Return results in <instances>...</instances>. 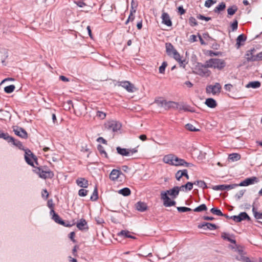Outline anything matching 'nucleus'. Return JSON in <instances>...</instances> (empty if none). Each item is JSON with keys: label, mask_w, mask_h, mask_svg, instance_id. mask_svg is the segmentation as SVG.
Returning <instances> with one entry per match:
<instances>
[{"label": "nucleus", "mask_w": 262, "mask_h": 262, "mask_svg": "<svg viewBox=\"0 0 262 262\" xmlns=\"http://www.w3.org/2000/svg\"><path fill=\"white\" fill-rule=\"evenodd\" d=\"M179 194V188L178 186H174L172 189L166 191H162L161 192V199L163 201V205L165 207H170L174 206L176 202L171 200L168 195L171 196L172 199H176Z\"/></svg>", "instance_id": "obj_1"}, {"label": "nucleus", "mask_w": 262, "mask_h": 262, "mask_svg": "<svg viewBox=\"0 0 262 262\" xmlns=\"http://www.w3.org/2000/svg\"><path fill=\"white\" fill-rule=\"evenodd\" d=\"M163 160L164 163L175 166H183L190 167L193 166L192 163L187 162L185 160L179 158L173 154L165 155L163 157Z\"/></svg>", "instance_id": "obj_2"}, {"label": "nucleus", "mask_w": 262, "mask_h": 262, "mask_svg": "<svg viewBox=\"0 0 262 262\" xmlns=\"http://www.w3.org/2000/svg\"><path fill=\"white\" fill-rule=\"evenodd\" d=\"M10 143H12L13 145L18 147L19 149L25 151V159L29 165L34 167L33 161L30 159L29 156H31L36 164H38L36 157L29 149H25L22 143L20 141L16 140L13 138V141H10Z\"/></svg>", "instance_id": "obj_3"}, {"label": "nucleus", "mask_w": 262, "mask_h": 262, "mask_svg": "<svg viewBox=\"0 0 262 262\" xmlns=\"http://www.w3.org/2000/svg\"><path fill=\"white\" fill-rule=\"evenodd\" d=\"M224 60L220 58H211L206 61V66L209 68L222 70L226 66Z\"/></svg>", "instance_id": "obj_4"}, {"label": "nucleus", "mask_w": 262, "mask_h": 262, "mask_svg": "<svg viewBox=\"0 0 262 262\" xmlns=\"http://www.w3.org/2000/svg\"><path fill=\"white\" fill-rule=\"evenodd\" d=\"M34 171L40 178L43 179H52L54 176V172L47 166L37 167Z\"/></svg>", "instance_id": "obj_5"}, {"label": "nucleus", "mask_w": 262, "mask_h": 262, "mask_svg": "<svg viewBox=\"0 0 262 262\" xmlns=\"http://www.w3.org/2000/svg\"><path fill=\"white\" fill-rule=\"evenodd\" d=\"M208 68L206 66V63L204 64L198 62L195 67V71H193V73L201 77H209L211 74V71L207 69Z\"/></svg>", "instance_id": "obj_6"}, {"label": "nucleus", "mask_w": 262, "mask_h": 262, "mask_svg": "<svg viewBox=\"0 0 262 262\" xmlns=\"http://www.w3.org/2000/svg\"><path fill=\"white\" fill-rule=\"evenodd\" d=\"M105 126L107 129L112 130L114 132H117L121 127V123L115 120L107 121Z\"/></svg>", "instance_id": "obj_7"}, {"label": "nucleus", "mask_w": 262, "mask_h": 262, "mask_svg": "<svg viewBox=\"0 0 262 262\" xmlns=\"http://www.w3.org/2000/svg\"><path fill=\"white\" fill-rule=\"evenodd\" d=\"M170 108L179 109L180 110H183L185 111H188L184 106H181L178 102L171 101H166L165 109L168 110Z\"/></svg>", "instance_id": "obj_8"}, {"label": "nucleus", "mask_w": 262, "mask_h": 262, "mask_svg": "<svg viewBox=\"0 0 262 262\" xmlns=\"http://www.w3.org/2000/svg\"><path fill=\"white\" fill-rule=\"evenodd\" d=\"M222 86L221 84L216 82L214 85H209L206 87V92L208 93H212L213 95L219 94L221 92Z\"/></svg>", "instance_id": "obj_9"}, {"label": "nucleus", "mask_w": 262, "mask_h": 262, "mask_svg": "<svg viewBox=\"0 0 262 262\" xmlns=\"http://www.w3.org/2000/svg\"><path fill=\"white\" fill-rule=\"evenodd\" d=\"M118 85L121 86L124 88L127 92L133 93L135 92L137 89L136 88L134 84L128 81H124L119 82Z\"/></svg>", "instance_id": "obj_10"}, {"label": "nucleus", "mask_w": 262, "mask_h": 262, "mask_svg": "<svg viewBox=\"0 0 262 262\" xmlns=\"http://www.w3.org/2000/svg\"><path fill=\"white\" fill-rule=\"evenodd\" d=\"M255 51L256 50L254 48H253L250 50L247 51L245 56L247 61L249 62L260 61L258 57H257V54L256 55H254Z\"/></svg>", "instance_id": "obj_11"}, {"label": "nucleus", "mask_w": 262, "mask_h": 262, "mask_svg": "<svg viewBox=\"0 0 262 262\" xmlns=\"http://www.w3.org/2000/svg\"><path fill=\"white\" fill-rule=\"evenodd\" d=\"M13 132L15 134L23 139H27L28 137L27 132L22 127L15 126L13 127Z\"/></svg>", "instance_id": "obj_12"}, {"label": "nucleus", "mask_w": 262, "mask_h": 262, "mask_svg": "<svg viewBox=\"0 0 262 262\" xmlns=\"http://www.w3.org/2000/svg\"><path fill=\"white\" fill-rule=\"evenodd\" d=\"M259 180L256 177H252L246 178L243 181L241 182L239 184V186H247L251 184H253L255 183L258 182Z\"/></svg>", "instance_id": "obj_13"}, {"label": "nucleus", "mask_w": 262, "mask_h": 262, "mask_svg": "<svg viewBox=\"0 0 262 262\" xmlns=\"http://www.w3.org/2000/svg\"><path fill=\"white\" fill-rule=\"evenodd\" d=\"M162 23L168 27H171L172 23L170 19L169 14L165 12H163L161 16Z\"/></svg>", "instance_id": "obj_14"}, {"label": "nucleus", "mask_w": 262, "mask_h": 262, "mask_svg": "<svg viewBox=\"0 0 262 262\" xmlns=\"http://www.w3.org/2000/svg\"><path fill=\"white\" fill-rule=\"evenodd\" d=\"M50 215L52 216V219H53L55 222L60 225H64V221H63L59 216L58 214H57L53 209H52L50 212Z\"/></svg>", "instance_id": "obj_15"}, {"label": "nucleus", "mask_w": 262, "mask_h": 262, "mask_svg": "<svg viewBox=\"0 0 262 262\" xmlns=\"http://www.w3.org/2000/svg\"><path fill=\"white\" fill-rule=\"evenodd\" d=\"M77 228L80 230H88L89 229L87 222L84 219H81L76 224Z\"/></svg>", "instance_id": "obj_16"}, {"label": "nucleus", "mask_w": 262, "mask_h": 262, "mask_svg": "<svg viewBox=\"0 0 262 262\" xmlns=\"http://www.w3.org/2000/svg\"><path fill=\"white\" fill-rule=\"evenodd\" d=\"M77 185L82 188H87L89 186L88 181L84 178H78L76 180Z\"/></svg>", "instance_id": "obj_17"}, {"label": "nucleus", "mask_w": 262, "mask_h": 262, "mask_svg": "<svg viewBox=\"0 0 262 262\" xmlns=\"http://www.w3.org/2000/svg\"><path fill=\"white\" fill-rule=\"evenodd\" d=\"M122 174V172L118 169H113L110 174V179L113 181L117 180L119 176Z\"/></svg>", "instance_id": "obj_18"}, {"label": "nucleus", "mask_w": 262, "mask_h": 262, "mask_svg": "<svg viewBox=\"0 0 262 262\" xmlns=\"http://www.w3.org/2000/svg\"><path fill=\"white\" fill-rule=\"evenodd\" d=\"M136 208L139 211L143 212L147 210V206L146 203L139 201L136 204Z\"/></svg>", "instance_id": "obj_19"}, {"label": "nucleus", "mask_w": 262, "mask_h": 262, "mask_svg": "<svg viewBox=\"0 0 262 262\" xmlns=\"http://www.w3.org/2000/svg\"><path fill=\"white\" fill-rule=\"evenodd\" d=\"M247 37L245 35L243 34H242L238 36V37L236 38V43L235 45V46L237 49H239L240 47L243 45V44L241 43V42H244L246 40Z\"/></svg>", "instance_id": "obj_20"}, {"label": "nucleus", "mask_w": 262, "mask_h": 262, "mask_svg": "<svg viewBox=\"0 0 262 262\" xmlns=\"http://www.w3.org/2000/svg\"><path fill=\"white\" fill-rule=\"evenodd\" d=\"M206 226L207 229L214 230L217 229L218 227L214 224L210 223H204L202 224V225H199L198 226V227L199 228H202Z\"/></svg>", "instance_id": "obj_21"}, {"label": "nucleus", "mask_w": 262, "mask_h": 262, "mask_svg": "<svg viewBox=\"0 0 262 262\" xmlns=\"http://www.w3.org/2000/svg\"><path fill=\"white\" fill-rule=\"evenodd\" d=\"M166 47V51L167 55L169 56H172V54L173 53L174 51L176 50L170 42L166 43L165 44Z\"/></svg>", "instance_id": "obj_22"}, {"label": "nucleus", "mask_w": 262, "mask_h": 262, "mask_svg": "<svg viewBox=\"0 0 262 262\" xmlns=\"http://www.w3.org/2000/svg\"><path fill=\"white\" fill-rule=\"evenodd\" d=\"M205 103L208 107L210 108H215L217 105L216 101L211 98H207Z\"/></svg>", "instance_id": "obj_23"}, {"label": "nucleus", "mask_w": 262, "mask_h": 262, "mask_svg": "<svg viewBox=\"0 0 262 262\" xmlns=\"http://www.w3.org/2000/svg\"><path fill=\"white\" fill-rule=\"evenodd\" d=\"M116 150L118 154L122 156H129V152L127 148H123L118 146L116 148Z\"/></svg>", "instance_id": "obj_24"}, {"label": "nucleus", "mask_w": 262, "mask_h": 262, "mask_svg": "<svg viewBox=\"0 0 262 262\" xmlns=\"http://www.w3.org/2000/svg\"><path fill=\"white\" fill-rule=\"evenodd\" d=\"M260 82L258 81H252L249 82L246 86L247 88H252L253 89L258 88L260 86Z\"/></svg>", "instance_id": "obj_25"}, {"label": "nucleus", "mask_w": 262, "mask_h": 262, "mask_svg": "<svg viewBox=\"0 0 262 262\" xmlns=\"http://www.w3.org/2000/svg\"><path fill=\"white\" fill-rule=\"evenodd\" d=\"M0 138H3L8 143H10V141H13V137L10 136L9 134L6 133H3L0 130Z\"/></svg>", "instance_id": "obj_26"}, {"label": "nucleus", "mask_w": 262, "mask_h": 262, "mask_svg": "<svg viewBox=\"0 0 262 262\" xmlns=\"http://www.w3.org/2000/svg\"><path fill=\"white\" fill-rule=\"evenodd\" d=\"M118 235L119 236H124L125 237L130 238L133 239L136 238L135 236L131 235L130 234V232L127 230H122L119 233H118Z\"/></svg>", "instance_id": "obj_27"}, {"label": "nucleus", "mask_w": 262, "mask_h": 262, "mask_svg": "<svg viewBox=\"0 0 262 262\" xmlns=\"http://www.w3.org/2000/svg\"><path fill=\"white\" fill-rule=\"evenodd\" d=\"M226 8V4L224 2H222L217 6H216L214 9V12L215 13H220L221 11L224 10Z\"/></svg>", "instance_id": "obj_28"}, {"label": "nucleus", "mask_w": 262, "mask_h": 262, "mask_svg": "<svg viewBox=\"0 0 262 262\" xmlns=\"http://www.w3.org/2000/svg\"><path fill=\"white\" fill-rule=\"evenodd\" d=\"M241 155L237 153H232L229 155L228 159L232 161H237L240 160Z\"/></svg>", "instance_id": "obj_29"}, {"label": "nucleus", "mask_w": 262, "mask_h": 262, "mask_svg": "<svg viewBox=\"0 0 262 262\" xmlns=\"http://www.w3.org/2000/svg\"><path fill=\"white\" fill-rule=\"evenodd\" d=\"M238 8L236 5H233L227 9L228 14L232 16L237 11Z\"/></svg>", "instance_id": "obj_30"}, {"label": "nucleus", "mask_w": 262, "mask_h": 262, "mask_svg": "<svg viewBox=\"0 0 262 262\" xmlns=\"http://www.w3.org/2000/svg\"><path fill=\"white\" fill-rule=\"evenodd\" d=\"M239 216L240 219V222L244 220H247L248 221H251V218L248 215V214L245 212L240 213L239 214Z\"/></svg>", "instance_id": "obj_31"}, {"label": "nucleus", "mask_w": 262, "mask_h": 262, "mask_svg": "<svg viewBox=\"0 0 262 262\" xmlns=\"http://www.w3.org/2000/svg\"><path fill=\"white\" fill-rule=\"evenodd\" d=\"M118 192L123 196H126L130 194L131 191L128 188L125 187L119 190Z\"/></svg>", "instance_id": "obj_32"}, {"label": "nucleus", "mask_w": 262, "mask_h": 262, "mask_svg": "<svg viewBox=\"0 0 262 262\" xmlns=\"http://www.w3.org/2000/svg\"><path fill=\"white\" fill-rule=\"evenodd\" d=\"M207 210V206L205 204H201V205L199 206L198 207H196L193 209V211L194 212H202L204 211H206Z\"/></svg>", "instance_id": "obj_33"}, {"label": "nucleus", "mask_w": 262, "mask_h": 262, "mask_svg": "<svg viewBox=\"0 0 262 262\" xmlns=\"http://www.w3.org/2000/svg\"><path fill=\"white\" fill-rule=\"evenodd\" d=\"M98 199V193L97 187H95L92 195H91L90 199L92 201H97Z\"/></svg>", "instance_id": "obj_34"}, {"label": "nucleus", "mask_w": 262, "mask_h": 262, "mask_svg": "<svg viewBox=\"0 0 262 262\" xmlns=\"http://www.w3.org/2000/svg\"><path fill=\"white\" fill-rule=\"evenodd\" d=\"M210 212L212 214L218 215V216H223V213L222 212V211L217 208H211L210 209Z\"/></svg>", "instance_id": "obj_35"}, {"label": "nucleus", "mask_w": 262, "mask_h": 262, "mask_svg": "<svg viewBox=\"0 0 262 262\" xmlns=\"http://www.w3.org/2000/svg\"><path fill=\"white\" fill-rule=\"evenodd\" d=\"M15 86L14 85H10L6 86L4 88V91L8 94L12 93L15 90Z\"/></svg>", "instance_id": "obj_36"}, {"label": "nucleus", "mask_w": 262, "mask_h": 262, "mask_svg": "<svg viewBox=\"0 0 262 262\" xmlns=\"http://www.w3.org/2000/svg\"><path fill=\"white\" fill-rule=\"evenodd\" d=\"M97 149L101 155H103L104 157L107 158V154L104 150V147L100 144L97 146Z\"/></svg>", "instance_id": "obj_37"}, {"label": "nucleus", "mask_w": 262, "mask_h": 262, "mask_svg": "<svg viewBox=\"0 0 262 262\" xmlns=\"http://www.w3.org/2000/svg\"><path fill=\"white\" fill-rule=\"evenodd\" d=\"M252 211L254 214V216L255 219H262V212H258L256 211L255 207H253L252 208Z\"/></svg>", "instance_id": "obj_38"}, {"label": "nucleus", "mask_w": 262, "mask_h": 262, "mask_svg": "<svg viewBox=\"0 0 262 262\" xmlns=\"http://www.w3.org/2000/svg\"><path fill=\"white\" fill-rule=\"evenodd\" d=\"M185 128L189 131L191 132H197L199 131V129H196L192 124L188 123L185 125Z\"/></svg>", "instance_id": "obj_39"}, {"label": "nucleus", "mask_w": 262, "mask_h": 262, "mask_svg": "<svg viewBox=\"0 0 262 262\" xmlns=\"http://www.w3.org/2000/svg\"><path fill=\"white\" fill-rule=\"evenodd\" d=\"M189 24L191 27H194L198 25L195 18L192 16L189 17Z\"/></svg>", "instance_id": "obj_40"}, {"label": "nucleus", "mask_w": 262, "mask_h": 262, "mask_svg": "<svg viewBox=\"0 0 262 262\" xmlns=\"http://www.w3.org/2000/svg\"><path fill=\"white\" fill-rule=\"evenodd\" d=\"M167 66V63L166 61L163 62L162 65L159 67V73L163 74L165 72V68Z\"/></svg>", "instance_id": "obj_41"}, {"label": "nucleus", "mask_w": 262, "mask_h": 262, "mask_svg": "<svg viewBox=\"0 0 262 262\" xmlns=\"http://www.w3.org/2000/svg\"><path fill=\"white\" fill-rule=\"evenodd\" d=\"M178 211L179 212H185L191 211V209L186 207H177Z\"/></svg>", "instance_id": "obj_42"}, {"label": "nucleus", "mask_w": 262, "mask_h": 262, "mask_svg": "<svg viewBox=\"0 0 262 262\" xmlns=\"http://www.w3.org/2000/svg\"><path fill=\"white\" fill-rule=\"evenodd\" d=\"M171 56H172V57L177 61H180V59H181V56L177 50L174 51Z\"/></svg>", "instance_id": "obj_43"}, {"label": "nucleus", "mask_w": 262, "mask_h": 262, "mask_svg": "<svg viewBox=\"0 0 262 262\" xmlns=\"http://www.w3.org/2000/svg\"><path fill=\"white\" fill-rule=\"evenodd\" d=\"M216 2L214 0H206L205 2L204 6L207 8L210 7L212 5L215 4Z\"/></svg>", "instance_id": "obj_44"}, {"label": "nucleus", "mask_w": 262, "mask_h": 262, "mask_svg": "<svg viewBox=\"0 0 262 262\" xmlns=\"http://www.w3.org/2000/svg\"><path fill=\"white\" fill-rule=\"evenodd\" d=\"M226 187L225 185H216L212 187V189L214 190H226Z\"/></svg>", "instance_id": "obj_45"}, {"label": "nucleus", "mask_w": 262, "mask_h": 262, "mask_svg": "<svg viewBox=\"0 0 262 262\" xmlns=\"http://www.w3.org/2000/svg\"><path fill=\"white\" fill-rule=\"evenodd\" d=\"M193 183L192 182H188L186 184L184 185L185 191L188 190L190 191L193 188Z\"/></svg>", "instance_id": "obj_46"}, {"label": "nucleus", "mask_w": 262, "mask_h": 262, "mask_svg": "<svg viewBox=\"0 0 262 262\" xmlns=\"http://www.w3.org/2000/svg\"><path fill=\"white\" fill-rule=\"evenodd\" d=\"M166 100L164 99H156L155 103H157L158 105H160L161 106H164L165 108Z\"/></svg>", "instance_id": "obj_47"}, {"label": "nucleus", "mask_w": 262, "mask_h": 262, "mask_svg": "<svg viewBox=\"0 0 262 262\" xmlns=\"http://www.w3.org/2000/svg\"><path fill=\"white\" fill-rule=\"evenodd\" d=\"M89 192V190L84 189H80L78 191V195L80 196H85Z\"/></svg>", "instance_id": "obj_48"}, {"label": "nucleus", "mask_w": 262, "mask_h": 262, "mask_svg": "<svg viewBox=\"0 0 262 262\" xmlns=\"http://www.w3.org/2000/svg\"><path fill=\"white\" fill-rule=\"evenodd\" d=\"M196 18L201 20H205L207 21L211 19V18L210 17H206L202 14L198 15L196 16Z\"/></svg>", "instance_id": "obj_49"}, {"label": "nucleus", "mask_w": 262, "mask_h": 262, "mask_svg": "<svg viewBox=\"0 0 262 262\" xmlns=\"http://www.w3.org/2000/svg\"><path fill=\"white\" fill-rule=\"evenodd\" d=\"M96 116L101 119H103L106 117V114L103 112L98 111L97 112Z\"/></svg>", "instance_id": "obj_50"}, {"label": "nucleus", "mask_w": 262, "mask_h": 262, "mask_svg": "<svg viewBox=\"0 0 262 262\" xmlns=\"http://www.w3.org/2000/svg\"><path fill=\"white\" fill-rule=\"evenodd\" d=\"M231 27L233 31H234L237 29L238 27V21L237 20H234L231 24Z\"/></svg>", "instance_id": "obj_51"}, {"label": "nucleus", "mask_w": 262, "mask_h": 262, "mask_svg": "<svg viewBox=\"0 0 262 262\" xmlns=\"http://www.w3.org/2000/svg\"><path fill=\"white\" fill-rule=\"evenodd\" d=\"M182 173H183V170H178L176 173L175 177L177 180L180 181L181 178L183 177V175L182 174Z\"/></svg>", "instance_id": "obj_52"}, {"label": "nucleus", "mask_w": 262, "mask_h": 262, "mask_svg": "<svg viewBox=\"0 0 262 262\" xmlns=\"http://www.w3.org/2000/svg\"><path fill=\"white\" fill-rule=\"evenodd\" d=\"M239 186V184H230V185H225L226 190H229L232 189L233 188H235V187Z\"/></svg>", "instance_id": "obj_53"}, {"label": "nucleus", "mask_w": 262, "mask_h": 262, "mask_svg": "<svg viewBox=\"0 0 262 262\" xmlns=\"http://www.w3.org/2000/svg\"><path fill=\"white\" fill-rule=\"evenodd\" d=\"M245 193V190H240L238 193H237L235 195V197L237 200H239L244 195Z\"/></svg>", "instance_id": "obj_54"}, {"label": "nucleus", "mask_w": 262, "mask_h": 262, "mask_svg": "<svg viewBox=\"0 0 262 262\" xmlns=\"http://www.w3.org/2000/svg\"><path fill=\"white\" fill-rule=\"evenodd\" d=\"M198 186L203 189L207 188L206 183L204 181H202V180H200Z\"/></svg>", "instance_id": "obj_55"}, {"label": "nucleus", "mask_w": 262, "mask_h": 262, "mask_svg": "<svg viewBox=\"0 0 262 262\" xmlns=\"http://www.w3.org/2000/svg\"><path fill=\"white\" fill-rule=\"evenodd\" d=\"M178 13L180 15H183V14H185L186 12L185 10L183 8V7L182 6H179L178 8Z\"/></svg>", "instance_id": "obj_56"}, {"label": "nucleus", "mask_w": 262, "mask_h": 262, "mask_svg": "<svg viewBox=\"0 0 262 262\" xmlns=\"http://www.w3.org/2000/svg\"><path fill=\"white\" fill-rule=\"evenodd\" d=\"M74 3L76 4L78 7L82 8L86 6L85 3L82 1H74Z\"/></svg>", "instance_id": "obj_57"}, {"label": "nucleus", "mask_w": 262, "mask_h": 262, "mask_svg": "<svg viewBox=\"0 0 262 262\" xmlns=\"http://www.w3.org/2000/svg\"><path fill=\"white\" fill-rule=\"evenodd\" d=\"M42 197L47 199L49 196V193L47 190V189H43L41 193Z\"/></svg>", "instance_id": "obj_58"}, {"label": "nucleus", "mask_w": 262, "mask_h": 262, "mask_svg": "<svg viewBox=\"0 0 262 262\" xmlns=\"http://www.w3.org/2000/svg\"><path fill=\"white\" fill-rule=\"evenodd\" d=\"M230 219H232L235 222H240V219L239 215H233L230 217Z\"/></svg>", "instance_id": "obj_59"}, {"label": "nucleus", "mask_w": 262, "mask_h": 262, "mask_svg": "<svg viewBox=\"0 0 262 262\" xmlns=\"http://www.w3.org/2000/svg\"><path fill=\"white\" fill-rule=\"evenodd\" d=\"M128 152H129V156L133 155L134 154L136 153L138 151L137 147L128 149Z\"/></svg>", "instance_id": "obj_60"}, {"label": "nucleus", "mask_w": 262, "mask_h": 262, "mask_svg": "<svg viewBox=\"0 0 262 262\" xmlns=\"http://www.w3.org/2000/svg\"><path fill=\"white\" fill-rule=\"evenodd\" d=\"M75 235V234L74 232H71L69 235V238L73 243L76 242V240L74 239Z\"/></svg>", "instance_id": "obj_61"}, {"label": "nucleus", "mask_w": 262, "mask_h": 262, "mask_svg": "<svg viewBox=\"0 0 262 262\" xmlns=\"http://www.w3.org/2000/svg\"><path fill=\"white\" fill-rule=\"evenodd\" d=\"M133 5H134V1H132V3H131V8L130 10V14L131 15L134 14L136 12V9L134 7Z\"/></svg>", "instance_id": "obj_62"}, {"label": "nucleus", "mask_w": 262, "mask_h": 262, "mask_svg": "<svg viewBox=\"0 0 262 262\" xmlns=\"http://www.w3.org/2000/svg\"><path fill=\"white\" fill-rule=\"evenodd\" d=\"M232 88L233 85L231 84H226L224 85L225 89L228 92H230Z\"/></svg>", "instance_id": "obj_63"}, {"label": "nucleus", "mask_w": 262, "mask_h": 262, "mask_svg": "<svg viewBox=\"0 0 262 262\" xmlns=\"http://www.w3.org/2000/svg\"><path fill=\"white\" fill-rule=\"evenodd\" d=\"M182 174L183 175V177H185L187 179H189V177L188 174V171L187 169H183V173Z\"/></svg>", "instance_id": "obj_64"}]
</instances>
